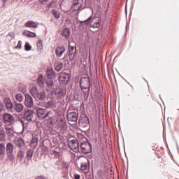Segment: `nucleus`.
Returning <instances> with one entry per match:
<instances>
[{
    "instance_id": "c9c22d12",
    "label": "nucleus",
    "mask_w": 179,
    "mask_h": 179,
    "mask_svg": "<svg viewBox=\"0 0 179 179\" xmlns=\"http://www.w3.org/2000/svg\"><path fill=\"white\" fill-rule=\"evenodd\" d=\"M53 16L58 20V18H59L61 17V15L59 13V12H58L57 10H55V9H53V10L52 11Z\"/></svg>"
},
{
    "instance_id": "bf43d9fd",
    "label": "nucleus",
    "mask_w": 179,
    "mask_h": 179,
    "mask_svg": "<svg viewBox=\"0 0 179 179\" xmlns=\"http://www.w3.org/2000/svg\"><path fill=\"white\" fill-rule=\"evenodd\" d=\"M176 179H178V178H176Z\"/></svg>"
},
{
    "instance_id": "0eeeda50",
    "label": "nucleus",
    "mask_w": 179,
    "mask_h": 179,
    "mask_svg": "<svg viewBox=\"0 0 179 179\" xmlns=\"http://www.w3.org/2000/svg\"><path fill=\"white\" fill-rule=\"evenodd\" d=\"M68 147L71 150H77L80 149L79 143L77 138H73V140H70L68 143Z\"/></svg>"
},
{
    "instance_id": "a211bd4d",
    "label": "nucleus",
    "mask_w": 179,
    "mask_h": 179,
    "mask_svg": "<svg viewBox=\"0 0 179 179\" xmlns=\"http://www.w3.org/2000/svg\"><path fill=\"white\" fill-rule=\"evenodd\" d=\"M81 4H80L79 1L78 0H74L73 1V5L71 6L72 9L73 11H77L79 10L81 8Z\"/></svg>"
},
{
    "instance_id": "f704fd0d",
    "label": "nucleus",
    "mask_w": 179,
    "mask_h": 179,
    "mask_svg": "<svg viewBox=\"0 0 179 179\" xmlns=\"http://www.w3.org/2000/svg\"><path fill=\"white\" fill-rule=\"evenodd\" d=\"M55 69L57 71H61V69H62V63H55Z\"/></svg>"
},
{
    "instance_id": "58836bf2",
    "label": "nucleus",
    "mask_w": 179,
    "mask_h": 179,
    "mask_svg": "<svg viewBox=\"0 0 179 179\" xmlns=\"http://www.w3.org/2000/svg\"><path fill=\"white\" fill-rule=\"evenodd\" d=\"M17 157H20L21 160H22L24 157V152L23 150H19Z\"/></svg>"
},
{
    "instance_id": "09e8293b",
    "label": "nucleus",
    "mask_w": 179,
    "mask_h": 179,
    "mask_svg": "<svg viewBox=\"0 0 179 179\" xmlns=\"http://www.w3.org/2000/svg\"><path fill=\"white\" fill-rule=\"evenodd\" d=\"M37 179H48V178L44 177V176H38Z\"/></svg>"
},
{
    "instance_id": "72a5a7b5",
    "label": "nucleus",
    "mask_w": 179,
    "mask_h": 179,
    "mask_svg": "<svg viewBox=\"0 0 179 179\" xmlns=\"http://www.w3.org/2000/svg\"><path fill=\"white\" fill-rule=\"evenodd\" d=\"M15 99L21 103L23 101V95H22V94L19 93V94H16L15 95Z\"/></svg>"
},
{
    "instance_id": "7c9ffc66",
    "label": "nucleus",
    "mask_w": 179,
    "mask_h": 179,
    "mask_svg": "<svg viewBox=\"0 0 179 179\" xmlns=\"http://www.w3.org/2000/svg\"><path fill=\"white\" fill-rule=\"evenodd\" d=\"M6 147L4 143H0V157H4L5 155Z\"/></svg>"
},
{
    "instance_id": "603ef678",
    "label": "nucleus",
    "mask_w": 179,
    "mask_h": 179,
    "mask_svg": "<svg viewBox=\"0 0 179 179\" xmlns=\"http://www.w3.org/2000/svg\"><path fill=\"white\" fill-rule=\"evenodd\" d=\"M74 178L75 179H80V175L77 174V175H74Z\"/></svg>"
},
{
    "instance_id": "f8f14e48",
    "label": "nucleus",
    "mask_w": 179,
    "mask_h": 179,
    "mask_svg": "<svg viewBox=\"0 0 179 179\" xmlns=\"http://www.w3.org/2000/svg\"><path fill=\"white\" fill-rule=\"evenodd\" d=\"M64 92V89H61V87H57L55 90L52 91V94H55L58 98H62Z\"/></svg>"
},
{
    "instance_id": "864d4df0",
    "label": "nucleus",
    "mask_w": 179,
    "mask_h": 179,
    "mask_svg": "<svg viewBox=\"0 0 179 179\" xmlns=\"http://www.w3.org/2000/svg\"><path fill=\"white\" fill-rule=\"evenodd\" d=\"M8 0H2V3L4 5L6 3H7Z\"/></svg>"
},
{
    "instance_id": "5fc2aeb1",
    "label": "nucleus",
    "mask_w": 179,
    "mask_h": 179,
    "mask_svg": "<svg viewBox=\"0 0 179 179\" xmlns=\"http://www.w3.org/2000/svg\"><path fill=\"white\" fill-rule=\"evenodd\" d=\"M21 123L24 125V121L21 120Z\"/></svg>"
},
{
    "instance_id": "412c9836",
    "label": "nucleus",
    "mask_w": 179,
    "mask_h": 179,
    "mask_svg": "<svg viewBox=\"0 0 179 179\" xmlns=\"http://www.w3.org/2000/svg\"><path fill=\"white\" fill-rule=\"evenodd\" d=\"M92 21V16H90V17L85 21H80V27L85 28H87L88 24H90V22Z\"/></svg>"
},
{
    "instance_id": "4be33fe9",
    "label": "nucleus",
    "mask_w": 179,
    "mask_h": 179,
    "mask_svg": "<svg viewBox=\"0 0 179 179\" xmlns=\"http://www.w3.org/2000/svg\"><path fill=\"white\" fill-rule=\"evenodd\" d=\"M45 85L49 89H52V87H54L55 83L53 79L47 78L45 80Z\"/></svg>"
},
{
    "instance_id": "c03bdc74",
    "label": "nucleus",
    "mask_w": 179,
    "mask_h": 179,
    "mask_svg": "<svg viewBox=\"0 0 179 179\" xmlns=\"http://www.w3.org/2000/svg\"><path fill=\"white\" fill-rule=\"evenodd\" d=\"M38 142V138L36 137H33L31 139V143L34 144V143H37Z\"/></svg>"
},
{
    "instance_id": "4c0bfd02",
    "label": "nucleus",
    "mask_w": 179,
    "mask_h": 179,
    "mask_svg": "<svg viewBox=\"0 0 179 179\" xmlns=\"http://www.w3.org/2000/svg\"><path fill=\"white\" fill-rule=\"evenodd\" d=\"M6 136L5 131L3 128L0 129V141H3L4 139V136Z\"/></svg>"
},
{
    "instance_id": "b1692460",
    "label": "nucleus",
    "mask_w": 179,
    "mask_h": 179,
    "mask_svg": "<svg viewBox=\"0 0 179 179\" xmlns=\"http://www.w3.org/2000/svg\"><path fill=\"white\" fill-rule=\"evenodd\" d=\"M94 24H96L98 29L100 28L101 24V18L98 17V16H94V17L92 18Z\"/></svg>"
},
{
    "instance_id": "f257e3e1",
    "label": "nucleus",
    "mask_w": 179,
    "mask_h": 179,
    "mask_svg": "<svg viewBox=\"0 0 179 179\" xmlns=\"http://www.w3.org/2000/svg\"><path fill=\"white\" fill-rule=\"evenodd\" d=\"M80 86L83 92L84 99H87L90 91V77H83L80 81Z\"/></svg>"
},
{
    "instance_id": "79ce46f5",
    "label": "nucleus",
    "mask_w": 179,
    "mask_h": 179,
    "mask_svg": "<svg viewBox=\"0 0 179 179\" xmlns=\"http://www.w3.org/2000/svg\"><path fill=\"white\" fill-rule=\"evenodd\" d=\"M37 47L40 49H42L43 48V43H42V40H38L37 41Z\"/></svg>"
},
{
    "instance_id": "2eb2a0df",
    "label": "nucleus",
    "mask_w": 179,
    "mask_h": 179,
    "mask_svg": "<svg viewBox=\"0 0 179 179\" xmlns=\"http://www.w3.org/2000/svg\"><path fill=\"white\" fill-rule=\"evenodd\" d=\"M51 155L55 157V159H61V150L59 148H55L51 152Z\"/></svg>"
},
{
    "instance_id": "ea45409f",
    "label": "nucleus",
    "mask_w": 179,
    "mask_h": 179,
    "mask_svg": "<svg viewBox=\"0 0 179 179\" xmlns=\"http://www.w3.org/2000/svg\"><path fill=\"white\" fill-rule=\"evenodd\" d=\"M90 27L92 28L94 30L95 29H96V30H99L97 27L96 26V24H94V20L92 18L91 19V22H90Z\"/></svg>"
},
{
    "instance_id": "5701e85b",
    "label": "nucleus",
    "mask_w": 179,
    "mask_h": 179,
    "mask_svg": "<svg viewBox=\"0 0 179 179\" xmlns=\"http://www.w3.org/2000/svg\"><path fill=\"white\" fill-rule=\"evenodd\" d=\"M14 143L17 147H23L24 145V142L23 141V138H15L14 141Z\"/></svg>"
},
{
    "instance_id": "39448f33",
    "label": "nucleus",
    "mask_w": 179,
    "mask_h": 179,
    "mask_svg": "<svg viewBox=\"0 0 179 179\" xmlns=\"http://www.w3.org/2000/svg\"><path fill=\"white\" fill-rule=\"evenodd\" d=\"M24 104L27 107V108H29V109L33 108V107L34 106V101L33 98L28 94L25 95Z\"/></svg>"
},
{
    "instance_id": "37998d69",
    "label": "nucleus",
    "mask_w": 179,
    "mask_h": 179,
    "mask_svg": "<svg viewBox=\"0 0 179 179\" xmlns=\"http://www.w3.org/2000/svg\"><path fill=\"white\" fill-rule=\"evenodd\" d=\"M8 158L10 161L15 160V155H13V153L8 154Z\"/></svg>"
},
{
    "instance_id": "9b49d317",
    "label": "nucleus",
    "mask_w": 179,
    "mask_h": 179,
    "mask_svg": "<svg viewBox=\"0 0 179 179\" xmlns=\"http://www.w3.org/2000/svg\"><path fill=\"white\" fill-rule=\"evenodd\" d=\"M13 108L15 110V112L21 113L23 111L24 106L22 103L15 102L13 104Z\"/></svg>"
},
{
    "instance_id": "3c124183",
    "label": "nucleus",
    "mask_w": 179,
    "mask_h": 179,
    "mask_svg": "<svg viewBox=\"0 0 179 179\" xmlns=\"http://www.w3.org/2000/svg\"><path fill=\"white\" fill-rule=\"evenodd\" d=\"M48 0H39V3H47Z\"/></svg>"
},
{
    "instance_id": "aec40b11",
    "label": "nucleus",
    "mask_w": 179,
    "mask_h": 179,
    "mask_svg": "<svg viewBox=\"0 0 179 179\" xmlns=\"http://www.w3.org/2000/svg\"><path fill=\"white\" fill-rule=\"evenodd\" d=\"M14 146L11 143H8L6 147V152L7 155L13 153Z\"/></svg>"
},
{
    "instance_id": "4d7b16f0",
    "label": "nucleus",
    "mask_w": 179,
    "mask_h": 179,
    "mask_svg": "<svg viewBox=\"0 0 179 179\" xmlns=\"http://www.w3.org/2000/svg\"><path fill=\"white\" fill-rule=\"evenodd\" d=\"M35 179H38V177H36Z\"/></svg>"
},
{
    "instance_id": "ddd939ff",
    "label": "nucleus",
    "mask_w": 179,
    "mask_h": 179,
    "mask_svg": "<svg viewBox=\"0 0 179 179\" xmlns=\"http://www.w3.org/2000/svg\"><path fill=\"white\" fill-rule=\"evenodd\" d=\"M13 119L14 117L10 113H5L3 115V120H4L5 123H10Z\"/></svg>"
},
{
    "instance_id": "e433bc0d",
    "label": "nucleus",
    "mask_w": 179,
    "mask_h": 179,
    "mask_svg": "<svg viewBox=\"0 0 179 179\" xmlns=\"http://www.w3.org/2000/svg\"><path fill=\"white\" fill-rule=\"evenodd\" d=\"M6 133L8 136H11L13 135V130L12 128H6Z\"/></svg>"
},
{
    "instance_id": "c85d7f7f",
    "label": "nucleus",
    "mask_w": 179,
    "mask_h": 179,
    "mask_svg": "<svg viewBox=\"0 0 179 179\" xmlns=\"http://www.w3.org/2000/svg\"><path fill=\"white\" fill-rule=\"evenodd\" d=\"M45 93L44 92V91L41 92H39L38 91L36 96V100H39L40 101H42L43 100L45 99Z\"/></svg>"
},
{
    "instance_id": "7ed1b4c3",
    "label": "nucleus",
    "mask_w": 179,
    "mask_h": 179,
    "mask_svg": "<svg viewBox=\"0 0 179 179\" xmlns=\"http://www.w3.org/2000/svg\"><path fill=\"white\" fill-rule=\"evenodd\" d=\"M79 149L81 150V152L84 154H89L92 152V145L87 140L82 141L80 143V146Z\"/></svg>"
},
{
    "instance_id": "c756f323",
    "label": "nucleus",
    "mask_w": 179,
    "mask_h": 179,
    "mask_svg": "<svg viewBox=\"0 0 179 179\" xmlns=\"http://www.w3.org/2000/svg\"><path fill=\"white\" fill-rule=\"evenodd\" d=\"M70 34H71V32H70V29H69L66 28V29H64L62 30V36L64 37L65 38H69Z\"/></svg>"
},
{
    "instance_id": "473e14b6",
    "label": "nucleus",
    "mask_w": 179,
    "mask_h": 179,
    "mask_svg": "<svg viewBox=\"0 0 179 179\" xmlns=\"http://www.w3.org/2000/svg\"><path fill=\"white\" fill-rule=\"evenodd\" d=\"M88 168L87 162H81L80 164V170L81 171H86Z\"/></svg>"
},
{
    "instance_id": "49530a36",
    "label": "nucleus",
    "mask_w": 179,
    "mask_h": 179,
    "mask_svg": "<svg viewBox=\"0 0 179 179\" xmlns=\"http://www.w3.org/2000/svg\"><path fill=\"white\" fill-rule=\"evenodd\" d=\"M103 174V171L101 170H99L97 171V176L99 177V178H101V176Z\"/></svg>"
},
{
    "instance_id": "6e6552de",
    "label": "nucleus",
    "mask_w": 179,
    "mask_h": 179,
    "mask_svg": "<svg viewBox=\"0 0 179 179\" xmlns=\"http://www.w3.org/2000/svg\"><path fill=\"white\" fill-rule=\"evenodd\" d=\"M66 51V48L65 46L63 45H60L59 46H57L56 49H55V54H56V57H62L64 52H65Z\"/></svg>"
},
{
    "instance_id": "2f4dec72",
    "label": "nucleus",
    "mask_w": 179,
    "mask_h": 179,
    "mask_svg": "<svg viewBox=\"0 0 179 179\" xmlns=\"http://www.w3.org/2000/svg\"><path fill=\"white\" fill-rule=\"evenodd\" d=\"M34 154V150L29 149L27 151V157L29 159H31Z\"/></svg>"
},
{
    "instance_id": "4468645a",
    "label": "nucleus",
    "mask_w": 179,
    "mask_h": 179,
    "mask_svg": "<svg viewBox=\"0 0 179 179\" xmlns=\"http://www.w3.org/2000/svg\"><path fill=\"white\" fill-rule=\"evenodd\" d=\"M69 58L73 59L77 52L76 48H75V46H69Z\"/></svg>"
},
{
    "instance_id": "de8ad7c7",
    "label": "nucleus",
    "mask_w": 179,
    "mask_h": 179,
    "mask_svg": "<svg viewBox=\"0 0 179 179\" xmlns=\"http://www.w3.org/2000/svg\"><path fill=\"white\" fill-rule=\"evenodd\" d=\"M4 109L3 104L0 102V112L3 111Z\"/></svg>"
},
{
    "instance_id": "f3484780",
    "label": "nucleus",
    "mask_w": 179,
    "mask_h": 179,
    "mask_svg": "<svg viewBox=\"0 0 179 179\" xmlns=\"http://www.w3.org/2000/svg\"><path fill=\"white\" fill-rule=\"evenodd\" d=\"M5 106L8 109V111H11L12 108H13V105L12 104V101L10 98H7L4 100Z\"/></svg>"
},
{
    "instance_id": "f03ea898",
    "label": "nucleus",
    "mask_w": 179,
    "mask_h": 179,
    "mask_svg": "<svg viewBox=\"0 0 179 179\" xmlns=\"http://www.w3.org/2000/svg\"><path fill=\"white\" fill-rule=\"evenodd\" d=\"M36 111L37 113V117L41 120L45 119L47 117H49V118L52 119L53 117L52 111H47L46 109H43V108L36 107Z\"/></svg>"
},
{
    "instance_id": "13d9d810",
    "label": "nucleus",
    "mask_w": 179,
    "mask_h": 179,
    "mask_svg": "<svg viewBox=\"0 0 179 179\" xmlns=\"http://www.w3.org/2000/svg\"><path fill=\"white\" fill-rule=\"evenodd\" d=\"M8 36H11L10 34H8Z\"/></svg>"
},
{
    "instance_id": "cd10ccee",
    "label": "nucleus",
    "mask_w": 179,
    "mask_h": 179,
    "mask_svg": "<svg viewBox=\"0 0 179 179\" xmlns=\"http://www.w3.org/2000/svg\"><path fill=\"white\" fill-rule=\"evenodd\" d=\"M57 125L59 126V128L64 129L66 127V122L62 119H58L56 120Z\"/></svg>"
},
{
    "instance_id": "9d476101",
    "label": "nucleus",
    "mask_w": 179,
    "mask_h": 179,
    "mask_svg": "<svg viewBox=\"0 0 179 179\" xmlns=\"http://www.w3.org/2000/svg\"><path fill=\"white\" fill-rule=\"evenodd\" d=\"M46 76L48 78L50 79H55L56 76H55V72L52 67H48L46 69Z\"/></svg>"
},
{
    "instance_id": "8fccbe9b",
    "label": "nucleus",
    "mask_w": 179,
    "mask_h": 179,
    "mask_svg": "<svg viewBox=\"0 0 179 179\" xmlns=\"http://www.w3.org/2000/svg\"><path fill=\"white\" fill-rule=\"evenodd\" d=\"M55 2L53 1H52L50 3H49L48 5H47V7L48 8H50L52 6V5Z\"/></svg>"
},
{
    "instance_id": "6e6d98bb",
    "label": "nucleus",
    "mask_w": 179,
    "mask_h": 179,
    "mask_svg": "<svg viewBox=\"0 0 179 179\" xmlns=\"http://www.w3.org/2000/svg\"><path fill=\"white\" fill-rule=\"evenodd\" d=\"M11 38H14V36H11Z\"/></svg>"
},
{
    "instance_id": "dca6fc26",
    "label": "nucleus",
    "mask_w": 179,
    "mask_h": 179,
    "mask_svg": "<svg viewBox=\"0 0 179 179\" xmlns=\"http://www.w3.org/2000/svg\"><path fill=\"white\" fill-rule=\"evenodd\" d=\"M25 27L36 29L38 27V24L34 21H28L24 24Z\"/></svg>"
},
{
    "instance_id": "bb28decb",
    "label": "nucleus",
    "mask_w": 179,
    "mask_h": 179,
    "mask_svg": "<svg viewBox=\"0 0 179 179\" xmlns=\"http://www.w3.org/2000/svg\"><path fill=\"white\" fill-rule=\"evenodd\" d=\"M30 93L32 95V96H34V98H35V99H36L38 93V90L36 87H32L30 90Z\"/></svg>"
},
{
    "instance_id": "a18cd8bd",
    "label": "nucleus",
    "mask_w": 179,
    "mask_h": 179,
    "mask_svg": "<svg viewBox=\"0 0 179 179\" xmlns=\"http://www.w3.org/2000/svg\"><path fill=\"white\" fill-rule=\"evenodd\" d=\"M22 48V41L20 40L15 48Z\"/></svg>"
},
{
    "instance_id": "a878e982",
    "label": "nucleus",
    "mask_w": 179,
    "mask_h": 179,
    "mask_svg": "<svg viewBox=\"0 0 179 179\" xmlns=\"http://www.w3.org/2000/svg\"><path fill=\"white\" fill-rule=\"evenodd\" d=\"M22 34L24 35L26 37H29V38L36 37V33L31 32V31H24Z\"/></svg>"
},
{
    "instance_id": "423d86ee",
    "label": "nucleus",
    "mask_w": 179,
    "mask_h": 179,
    "mask_svg": "<svg viewBox=\"0 0 179 179\" xmlns=\"http://www.w3.org/2000/svg\"><path fill=\"white\" fill-rule=\"evenodd\" d=\"M34 118V110H27L24 113V119L26 120L29 122H33V119Z\"/></svg>"
},
{
    "instance_id": "a19ab883",
    "label": "nucleus",
    "mask_w": 179,
    "mask_h": 179,
    "mask_svg": "<svg viewBox=\"0 0 179 179\" xmlns=\"http://www.w3.org/2000/svg\"><path fill=\"white\" fill-rule=\"evenodd\" d=\"M24 49L26 51H30L31 50V45L29 42H26L25 45H24Z\"/></svg>"
},
{
    "instance_id": "6ab92c4d",
    "label": "nucleus",
    "mask_w": 179,
    "mask_h": 179,
    "mask_svg": "<svg viewBox=\"0 0 179 179\" xmlns=\"http://www.w3.org/2000/svg\"><path fill=\"white\" fill-rule=\"evenodd\" d=\"M37 84L40 87H43L45 85L44 77L43 74H40L38 77H37Z\"/></svg>"
},
{
    "instance_id": "393cba45",
    "label": "nucleus",
    "mask_w": 179,
    "mask_h": 179,
    "mask_svg": "<svg viewBox=\"0 0 179 179\" xmlns=\"http://www.w3.org/2000/svg\"><path fill=\"white\" fill-rule=\"evenodd\" d=\"M45 108L47 109H52L55 108V103L54 101H48L45 103Z\"/></svg>"
},
{
    "instance_id": "20e7f679",
    "label": "nucleus",
    "mask_w": 179,
    "mask_h": 179,
    "mask_svg": "<svg viewBox=\"0 0 179 179\" xmlns=\"http://www.w3.org/2000/svg\"><path fill=\"white\" fill-rule=\"evenodd\" d=\"M66 117L69 122H76L78 118V111H70V110H68Z\"/></svg>"
},
{
    "instance_id": "1a4fd4ad",
    "label": "nucleus",
    "mask_w": 179,
    "mask_h": 179,
    "mask_svg": "<svg viewBox=\"0 0 179 179\" xmlns=\"http://www.w3.org/2000/svg\"><path fill=\"white\" fill-rule=\"evenodd\" d=\"M70 74L66 72H61L59 76V81L64 83L69 80Z\"/></svg>"
}]
</instances>
